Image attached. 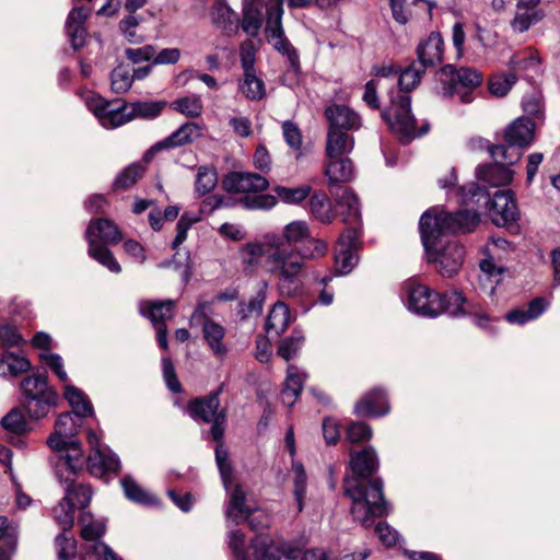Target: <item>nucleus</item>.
<instances>
[{
  "mask_svg": "<svg viewBox=\"0 0 560 560\" xmlns=\"http://www.w3.org/2000/svg\"><path fill=\"white\" fill-rule=\"evenodd\" d=\"M476 210H459L454 213L428 209L420 218L419 230L428 261L434 265L439 275L452 278L460 270L465 249L455 238L447 234L471 232L479 223Z\"/></svg>",
  "mask_w": 560,
  "mask_h": 560,
  "instance_id": "f257e3e1",
  "label": "nucleus"
},
{
  "mask_svg": "<svg viewBox=\"0 0 560 560\" xmlns=\"http://www.w3.org/2000/svg\"><path fill=\"white\" fill-rule=\"evenodd\" d=\"M349 468L351 475L345 477L343 491L345 495L352 501L351 514L354 521L363 526H370L375 517H382L388 513L382 479H371L378 468L375 448L369 446L351 453Z\"/></svg>",
  "mask_w": 560,
  "mask_h": 560,
  "instance_id": "f03ea898",
  "label": "nucleus"
},
{
  "mask_svg": "<svg viewBox=\"0 0 560 560\" xmlns=\"http://www.w3.org/2000/svg\"><path fill=\"white\" fill-rule=\"evenodd\" d=\"M424 70L419 63L413 62L401 71L398 77L399 89H392L388 92L389 104L382 112V117L390 130L405 142L424 135L429 128L428 125H423L420 130L417 129L416 118L411 113V97L408 94L420 83Z\"/></svg>",
  "mask_w": 560,
  "mask_h": 560,
  "instance_id": "7ed1b4c3",
  "label": "nucleus"
},
{
  "mask_svg": "<svg viewBox=\"0 0 560 560\" xmlns=\"http://www.w3.org/2000/svg\"><path fill=\"white\" fill-rule=\"evenodd\" d=\"M79 424L70 412L61 413L55 430L47 439V444L55 454L50 464L58 480L69 481L84 468V456L80 442L75 439Z\"/></svg>",
  "mask_w": 560,
  "mask_h": 560,
  "instance_id": "20e7f679",
  "label": "nucleus"
},
{
  "mask_svg": "<svg viewBox=\"0 0 560 560\" xmlns=\"http://www.w3.org/2000/svg\"><path fill=\"white\" fill-rule=\"evenodd\" d=\"M264 267L277 277V287L281 296H295L301 289L300 275L304 261L296 248L282 246V238H268Z\"/></svg>",
  "mask_w": 560,
  "mask_h": 560,
  "instance_id": "39448f33",
  "label": "nucleus"
},
{
  "mask_svg": "<svg viewBox=\"0 0 560 560\" xmlns=\"http://www.w3.org/2000/svg\"><path fill=\"white\" fill-rule=\"evenodd\" d=\"M463 203L483 200L485 206L489 207V213L492 222L498 226H505L514 223L518 219V209L512 190H498L490 198V194L486 187H481L476 183H470L458 189Z\"/></svg>",
  "mask_w": 560,
  "mask_h": 560,
  "instance_id": "423d86ee",
  "label": "nucleus"
},
{
  "mask_svg": "<svg viewBox=\"0 0 560 560\" xmlns=\"http://www.w3.org/2000/svg\"><path fill=\"white\" fill-rule=\"evenodd\" d=\"M89 244V256L107 268L110 272L119 273L121 267L106 245H115L121 241L119 229L107 219L92 220L85 231Z\"/></svg>",
  "mask_w": 560,
  "mask_h": 560,
  "instance_id": "0eeeda50",
  "label": "nucleus"
},
{
  "mask_svg": "<svg viewBox=\"0 0 560 560\" xmlns=\"http://www.w3.org/2000/svg\"><path fill=\"white\" fill-rule=\"evenodd\" d=\"M438 79L442 84V94L451 97L457 95L462 103H470L474 91L481 84L482 74L475 69L444 66L438 72Z\"/></svg>",
  "mask_w": 560,
  "mask_h": 560,
  "instance_id": "6e6552de",
  "label": "nucleus"
},
{
  "mask_svg": "<svg viewBox=\"0 0 560 560\" xmlns=\"http://www.w3.org/2000/svg\"><path fill=\"white\" fill-rule=\"evenodd\" d=\"M21 388L24 395V407L33 419L46 417L57 401V393L48 385L44 375L25 377Z\"/></svg>",
  "mask_w": 560,
  "mask_h": 560,
  "instance_id": "1a4fd4ad",
  "label": "nucleus"
},
{
  "mask_svg": "<svg viewBox=\"0 0 560 560\" xmlns=\"http://www.w3.org/2000/svg\"><path fill=\"white\" fill-rule=\"evenodd\" d=\"M282 15V0H273L267 8L266 36L273 48L288 58L289 72L298 75L301 70L299 54L284 36L281 24Z\"/></svg>",
  "mask_w": 560,
  "mask_h": 560,
  "instance_id": "9d476101",
  "label": "nucleus"
},
{
  "mask_svg": "<svg viewBox=\"0 0 560 560\" xmlns=\"http://www.w3.org/2000/svg\"><path fill=\"white\" fill-rule=\"evenodd\" d=\"M79 523L81 537L85 540L84 560H121L108 545L100 540L106 532L104 520H93L91 514L83 513Z\"/></svg>",
  "mask_w": 560,
  "mask_h": 560,
  "instance_id": "9b49d317",
  "label": "nucleus"
},
{
  "mask_svg": "<svg viewBox=\"0 0 560 560\" xmlns=\"http://www.w3.org/2000/svg\"><path fill=\"white\" fill-rule=\"evenodd\" d=\"M219 392L190 401L188 413L195 421L211 423V435L213 440L220 441L225 431L226 412L220 408Z\"/></svg>",
  "mask_w": 560,
  "mask_h": 560,
  "instance_id": "f8f14e48",
  "label": "nucleus"
},
{
  "mask_svg": "<svg viewBox=\"0 0 560 560\" xmlns=\"http://www.w3.org/2000/svg\"><path fill=\"white\" fill-rule=\"evenodd\" d=\"M273 191L276 196L269 194L247 196L241 200L242 207L247 210H270L278 203V199L288 205H298L311 195L312 188L310 185L276 186Z\"/></svg>",
  "mask_w": 560,
  "mask_h": 560,
  "instance_id": "ddd939ff",
  "label": "nucleus"
},
{
  "mask_svg": "<svg viewBox=\"0 0 560 560\" xmlns=\"http://www.w3.org/2000/svg\"><path fill=\"white\" fill-rule=\"evenodd\" d=\"M407 307L415 314L436 317L445 312L442 294L422 284L409 283L406 287Z\"/></svg>",
  "mask_w": 560,
  "mask_h": 560,
  "instance_id": "4468645a",
  "label": "nucleus"
},
{
  "mask_svg": "<svg viewBox=\"0 0 560 560\" xmlns=\"http://www.w3.org/2000/svg\"><path fill=\"white\" fill-rule=\"evenodd\" d=\"M360 236L358 226L347 228L339 236L335 250V269L338 275L346 276L357 266L359 258L355 252L361 244Z\"/></svg>",
  "mask_w": 560,
  "mask_h": 560,
  "instance_id": "2eb2a0df",
  "label": "nucleus"
},
{
  "mask_svg": "<svg viewBox=\"0 0 560 560\" xmlns=\"http://www.w3.org/2000/svg\"><path fill=\"white\" fill-rule=\"evenodd\" d=\"M86 106L106 129L120 127L131 120L128 104L113 107L103 97L92 95L86 98Z\"/></svg>",
  "mask_w": 560,
  "mask_h": 560,
  "instance_id": "dca6fc26",
  "label": "nucleus"
},
{
  "mask_svg": "<svg viewBox=\"0 0 560 560\" xmlns=\"http://www.w3.org/2000/svg\"><path fill=\"white\" fill-rule=\"evenodd\" d=\"M253 557L250 560H295L301 556V550L287 542L276 544L271 538L257 535L250 542Z\"/></svg>",
  "mask_w": 560,
  "mask_h": 560,
  "instance_id": "f3484780",
  "label": "nucleus"
},
{
  "mask_svg": "<svg viewBox=\"0 0 560 560\" xmlns=\"http://www.w3.org/2000/svg\"><path fill=\"white\" fill-rule=\"evenodd\" d=\"M223 187L229 192L246 194L244 196H257L269 187V182L262 175L250 172H233L223 179ZM240 199V203L242 205Z\"/></svg>",
  "mask_w": 560,
  "mask_h": 560,
  "instance_id": "a211bd4d",
  "label": "nucleus"
},
{
  "mask_svg": "<svg viewBox=\"0 0 560 560\" xmlns=\"http://www.w3.org/2000/svg\"><path fill=\"white\" fill-rule=\"evenodd\" d=\"M89 472L96 478L108 479L120 470V460L110 448H96L84 458Z\"/></svg>",
  "mask_w": 560,
  "mask_h": 560,
  "instance_id": "6ab92c4d",
  "label": "nucleus"
},
{
  "mask_svg": "<svg viewBox=\"0 0 560 560\" xmlns=\"http://www.w3.org/2000/svg\"><path fill=\"white\" fill-rule=\"evenodd\" d=\"M503 137L509 155L515 156L516 152H510L512 148L523 149L534 141L535 124L529 118L518 117L505 128Z\"/></svg>",
  "mask_w": 560,
  "mask_h": 560,
  "instance_id": "aec40b11",
  "label": "nucleus"
},
{
  "mask_svg": "<svg viewBox=\"0 0 560 560\" xmlns=\"http://www.w3.org/2000/svg\"><path fill=\"white\" fill-rule=\"evenodd\" d=\"M328 129L353 132L361 128L360 115L347 105L331 104L325 108Z\"/></svg>",
  "mask_w": 560,
  "mask_h": 560,
  "instance_id": "412c9836",
  "label": "nucleus"
},
{
  "mask_svg": "<svg viewBox=\"0 0 560 560\" xmlns=\"http://www.w3.org/2000/svg\"><path fill=\"white\" fill-rule=\"evenodd\" d=\"M540 2L541 0H516L515 15L511 21V27L515 33L528 31L532 25L545 18Z\"/></svg>",
  "mask_w": 560,
  "mask_h": 560,
  "instance_id": "4be33fe9",
  "label": "nucleus"
},
{
  "mask_svg": "<svg viewBox=\"0 0 560 560\" xmlns=\"http://www.w3.org/2000/svg\"><path fill=\"white\" fill-rule=\"evenodd\" d=\"M200 136V127L196 122H186L167 138L154 144L144 155V161L151 160L152 155L162 149L175 148L192 142Z\"/></svg>",
  "mask_w": 560,
  "mask_h": 560,
  "instance_id": "5701e85b",
  "label": "nucleus"
},
{
  "mask_svg": "<svg viewBox=\"0 0 560 560\" xmlns=\"http://www.w3.org/2000/svg\"><path fill=\"white\" fill-rule=\"evenodd\" d=\"M337 206L341 209V215L348 228L358 226L361 232V211L358 197L348 187H339L334 192Z\"/></svg>",
  "mask_w": 560,
  "mask_h": 560,
  "instance_id": "b1692460",
  "label": "nucleus"
},
{
  "mask_svg": "<svg viewBox=\"0 0 560 560\" xmlns=\"http://www.w3.org/2000/svg\"><path fill=\"white\" fill-rule=\"evenodd\" d=\"M359 417H382L389 412L386 393L382 388H374L366 393L354 406Z\"/></svg>",
  "mask_w": 560,
  "mask_h": 560,
  "instance_id": "393cba45",
  "label": "nucleus"
},
{
  "mask_svg": "<svg viewBox=\"0 0 560 560\" xmlns=\"http://www.w3.org/2000/svg\"><path fill=\"white\" fill-rule=\"evenodd\" d=\"M418 63L424 69L441 63L444 55V42L440 33L432 32L417 48Z\"/></svg>",
  "mask_w": 560,
  "mask_h": 560,
  "instance_id": "a878e982",
  "label": "nucleus"
},
{
  "mask_svg": "<svg viewBox=\"0 0 560 560\" xmlns=\"http://www.w3.org/2000/svg\"><path fill=\"white\" fill-rule=\"evenodd\" d=\"M90 9L85 7L73 8L66 21V32L74 49L84 46L86 39L85 21L90 16Z\"/></svg>",
  "mask_w": 560,
  "mask_h": 560,
  "instance_id": "bb28decb",
  "label": "nucleus"
},
{
  "mask_svg": "<svg viewBox=\"0 0 560 560\" xmlns=\"http://www.w3.org/2000/svg\"><path fill=\"white\" fill-rule=\"evenodd\" d=\"M229 503L225 509L226 521L238 525L242 523V517L250 512L252 506L248 504L246 492L241 485H234L232 481L229 483Z\"/></svg>",
  "mask_w": 560,
  "mask_h": 560,
  "instance_id": "cd10ccee",
  "label": "nucleus"
},
{
  "mask_svg": "<svg viewBox=\"0 0 560 560\" xmlns=\"http://www.w3.org/2000/svg\"><path fill=\"white\" fill-rule=\"evenodd\" d=\"M495 163L479 166L477 168V178L492 187L509 185L514 176V172L504 164L501 159H494Z\"/></svg>",
  "mask_w": 560,
  "mask_h": 560,
  "instance_id": "c85d7f7f",
  "label": "nucleus"
},
{
  "mask_svg": "<svg viewBox=\"0 0 560 560\" xmlns=\"http://www.w3.org/2000/svg\"><path fill=\"white\" fill-rule=\"evenodd\" d=\"M547 307L548 302L544 298H535L526 306L508 312L505 319L512 325L523 326L540 317Z\"/></svg>",
  "mask_w": 560,
  "mask_h": 560,
  "instance_id": "c756f323",
  "label": "nucleus"
},
{
  "mask_svg": "<svg viewBox=\"0 0 560 560\" xmlns=\"http://www.w3.org/2000/svg\"><path fill=\"white\" fill-rule=\"evenodd\" d=\"M264 0H244L242 30L249 36H256L262 25Z\"/></svg>",
  "mask_w": 560,
  "mask_h": 560,
  "instance_id": "7c9ffc66",
  "label": "nucleus"
},
{
  "mask_svg": "<svg viewBox=\"0 0 560 560\" xmlns=\"http://www.w3.org/2000/svg\"><path fill=\"white\" fill-rule=\"evenodd\" d=\"M307 375L295 365H289L281 398L284 405L292 407L300 396Z\"/></svg>",
  "mask_w": 560,
  "mask_h": 560,
  "instance_id": "2f4dec72",
  "label": "nucleus"
},
{
  "mask_svg": "<svg viewBox=\"0 0 560 560\" xmlns=\"http://www.w3.org/2000/svg\"><path fill=\"white\" fill-rule=\"evenodd\" d=\"M354 138L350 132L328 129L326 140V154L329 159L343 156L352 151Z\"/></svg>",
  "mask_w": 560,
  "mask_h": 560,
  "instance_id": "473e14b6",
  "label": "nucleus"
},
{
  "mask_svg": "<svg viewBox=\"0 0 560 560\" xmlns=\"http://www.w3.org/2000/svg\"><path fill=\"white\" fill-rule=\"evenodd\" d=\"M310 229L304 221H293L283 228L281 235H270L268 238H282V246L293 248L296 244H304L310 238Z\"/></svg>",
  "mask_w": 560,
  "mask_h": 560,
  "instance_id": "72a5a7b5",
  "label": "nucleus"
},
{
  "mask_svg": "<svg viewBox=\"0 0 560 560\" xmlns=\"http://www.w3.org/2000/svg\"><path fill=\"white\" fill-rule=\"evenodd\" d=\"M202 331L205 340L213 354L220 359L224 358L228 353V348L223 343L225 328L213 320H207L202 325Z\"/></svg>",
  "mask_w": 560,
  "mask_h": 560,
  "instance_id": "f704fd0d",
  "label": "nucleus"
},
{
  "mask_svg": "<svg viewBox=\"0 0 560 560\" xmlns=\"http://www.w3.org/2000/svg\"><path fill=\"white\" fill-rule=\"evenodd\" d=\"M329 160L325 168V175L328 178L329 185L347 183L352 179L354 171L352 161L349 158L340 156Z\"/></svg>",
  "mask_w": 560,
  "mask_h": 560,
  "instance_id": "c9c22d12",
  "label": "nucleus"
},
{
  "mask_svg": "<svg viewBox=\"0 0 560 560\" xmlns=\"http://www.w3.org/2000/svg\"><path fill=\"white\" fill-rule=\"evenodd\" d=\"M291 323V314L288 305L283 302H277L270 310L266 320V331L280 336Z\"/></svg>",
  "mask_w": 560,
  "mask_h": 560,
  "instance_id": "e433bc0d",
  "label": "nucleus"
},
{
  "mask_svg": "<svg viewBox=\"0 0 560 560\" xmlns=\"http://www.w3.org/2000/svg\"><path fill=\"white\" fill-rule=\"evenodd\" d=\"M174 302L166 300L164 302H143L140 304V312L148 317L152 325L166 324V319L173 316Z\"/></svg>",
  "mask_w": 560,
  "mask_h": 560,
  "instance_id": "4c0bfd02",
  "label": "nucleus"
},
{
  "mask_svg": "<svg viewBox=\"0 0 560 560\" xmlns=\"http://www.w3.org/2000/svg\"><path fill=\"white\" fill-rule=\"evenodd\" d=\"M479 268V282L483 290L487 291L489 295H492L495 287L501 281V276L504 270L502 267L497 266L491 257L480 260Z\"/></svg>",
  "mask_w": 560,
  "mask_h": 560,
  "instance_id": "58836bf2",
  "label": "nucleus"
},
{
  "mask_svg": "<svg viewBox=\"0 0 560 560\" xmlns=\"http://www.w3.org/2000/svg\"><path fill=\"white\" fill-rule=\"evenodd\" d=\"M75 503L71 499V491L66 490L62 500L54 508L52 514L59 527L70 530L74 524Z\"/></svg>",
  "mask_w": 560,
  "mask_h": 560,
  "instance_id": "ea45409f",
  "label": "nucleus"
},
{
  "mask_svg": "<svg viewBox=\"0 0 560 560\" xmlns=\"http://www.w3.org/2000/svg\"><path fill=\"white\" fill-rule=\"evenodd\" d=\"M65 398L77 417L83 418L93 415V406L88 396L72 385L65 386Z\"/></svg>",
  "mask_w": 560,
  "mask_h": 560,
  "instance_id": "a19ab883",
  "label": "nucleus"
},
{
  "mask_svg": "<svg viewBox=\"0 0 560 560\" xmlns=\"http://www.w3.org/2000/svg\"><path fill=\"white\" fill-rule=\"evenodd\" d=\"M468 145L474 151L488 150L493 159H501L502 161L506 162L508 165L515 164L521 158L520 153H516L515 156H510L509 150L504 144L490 145L488 140L480 137L471 138L468 142Z\"/></svg>",
  "mask_w": 560,
  "mask_h": 560,
  "instance_id": "79ce46f5",
  "label": "nucleus"
},
{
  "mask_svg": "<svg viewBox=\"0 0 560 560\" xmlns=\"http://www.w3.org/2000/svg\"><path fill=\"white\" fill-rule=\"evenodd\" d=\"M213 21L224 31H234L238 27V14L231 9L225 0H218L213 7Z\"/></svg>",
  "mask_w": 560,
  "mask_h": 560,
  "instance_id": "37998d69",
  "label": "nucleus"
},
{
  "mask_svg": "<svg viewBox=\"0 0 560 560\" xmlns=\"http://www.w3.org/2000/svg\"><path fill=\"white\" fill-rule=\"evenodd\" d=\"M120 483L128 500L143 505H151L155 503V498L138 485L132 477L125 476L120 480Z\"/></svg>",
  "mask_w": 560,
  "mask_h": 560,
  "instance_id": "c03bdc74",
  "label": "nucleus"
},
{
  "mask_svg": "<svg viewBox=\"0 0 560 560\" xmlns=\"http://www.w3.org/2000/svg\"><path fill=\"white\" fill-rule=\"evenodd\" d=\"M0 540L3 541V547L0 548V560H9L16 548L18 529L4 516H0Z\"/></svg>",
  "mask_w": 560,
  "mask_h": 560,
  "instance_id": "a18cd8bd",
  "label": "nucleus"
},
{
  "mask_svg": "<svg viewBox=\"0 0 560 560\" xmlns=\"http://www.w3.org/2000/svg\"><path fill=\"white\" fill-rule=\"evenodd\" d=\"M310 211L324 223H329L334 219L331 202L323 191H316L311 196Z\"/></svg>",
  "mask_w": 560,
  "mask_h": 560,
  "instance_id": "49530a36",
  "label": "nucleus"
},
{
  "mask_svg": "<svg viewBox=\"0 0 560 560\" xmlns=\"http://www.w3.org/2000/svg\"><path fill=\"white\" fill-rule=\"evenodd\" d=\"M218 184V174L215 168L210 166H199L195 180V192L202 197L211 192Z\"/></svg>",
  "mask_w": 560,
  "mask_h": 560,
  "instance_id": "de8ad7c7",
  "label": "nucleus"
},
{
  "mask_svg": "<svg viewBox=\"0 0 560 560\" xmlns=\"http://www.w3.org/2000/svg\"><path fill=\"white\" fill-rule=\"evenodd\" d=\"M240 91L250 101H259L265 94V83L256 73H244L243 80L240 82Z\"/></svg>",
  "mask_w": 560,
  "mask_h": 560,
  "instance_id": "09e8293b",
  "label": "nucleus"
},
{
  "mask_svg": "<svg viewBox=\"0 0 560 560\" xmlns=\"http://www.w3.org/2000/svg\"><path fill=\"white\" fill-rule=\"evenodd\" d=\"M80 472L81 471H78L72 477V479H70L69 481H67V480H58V481L60 483H65V486H66L65 491L66 490L71 491V499H73V502L75 503V508L85 509L92 499V490H91L90 486H86L83 483H79V485L74 483V480Z\"/></svg>",
  "mask_w": 560,
  "mask_h": 560,
  "instance_id": "8fccbe9b",
  "label": "nucleus"
},
{
  "mask_svg": "<svg viewBox=\"0 0 560 560\" xmlns=\"http://www.w3.org/2000/svg\"><path fill=\"white\" fill-rule=\"evenodd\" d=\"M291 471L293 475V494L298 504V511L301 512L303 510V500L306 494L307 476L304 466L296 460H292Z\"/></svg>",
  "mask_w": 560,
  "mask_h": 560,
  "instance_id": "3c124183",
  "label": "nucleus"
},
{
  "mask_svg": "<svg viewBox=\"0 0 560 560\" xmlns=\"http://www.w3.org/2000/svg\"><path fill=\"white\" fill-rule=\"evenodd\" d=\"M172 107L187 117L197 118L202 113L203 103L199 95L192 94L175 100Z\"/></svg>",
  "mask_w": 560,
  "mask_h": 560,
  "instance_id": "603ef678",
  "label": "nucleus"
},
{
  "mask_svg": "<svg viewBox=\"0 0 560 560\" xmlns=\"http://www.w3.org/2000/svg\"><path fill=\"white\" fill-rule=\"evenodd\" d=\"M3 366L7 368V371L11 375L16 376L27 372L31 369V363L25 357L21 354L5 352L0 359V372L5 374V371L2 369Z\"/></svg>",
  "mask_w": 560,
  "mask_h": 560,
  "instance_id": "864d4df0",
  "label": "nucleus"
},
{
  "mask_svg": "<svg viewBox=\"0 0 560 560\" xmlns=\"http://www.w3.org/2000/svg\"><path fill=\"white\" fill-rule=\"evenodd\" d=\"M282 135L285 143L295 152L296 159L301 158L304 154L303 136L298 125L285 120L282 124Z\"/></svg>",
  "mask_w": 560,
  "mask_h": 560,
  "instance_id": "5fc2aeb1",
  "label": "nucleus"
},
{
  "mask_svg": "<svg viewBox=\"0 0 560 560\" xmlns=\"http://www.w3.org/2000/svg\"><path fill=\"white\" fill-rule=\"evenodd\" d=\"M266 293L264 290L257 292V294L250 298L247 302L242 301L238 303L237 316L242 319H248L250 317H258L264 308V302Z\"/></svg>",
  "mask_w": 560,
  "mask_h": 560,
  "instance_id": "6e6d98bb",
  "label": "nucleus"
},
{
  "mask_svg": "<svg viewBox=\"0 0 560 560\" xmlns=\"http://www.w3.org/2000/svg\"><path fill=\"white\" fill-rule=\"evenodd\" d=\"M142 21L140 15L128 14L119 22V31L130 44H140L144 40V37L137 32Z\"/></svg>",
  "mask_w": 560,
  "mask_h": 560,
  "instance_id": "4d7b16f0",
  "label": "nucleus"
},
{
  "mask_svg": "<svg viewBox=\"0 0 560 560\" xmlns=\"http://www.w3.org/2000/svg\"><path fill=\"white\" fill-rule=\"evenodd\" d=\"M144 166L142 163H132L127 166L115 179V189H128L143 175Z\"/></svg>",
  "mask_w": 560,
  "mask_h": 560,
  "instance_id": "13d9d810",
  "label": "nucleus"
},
{
  "mask_svg": "<svg viewBox=\"0 0 560 560\" xmlns=\"http://www.w3.org/2000/svg\"><path fill=\"white\" fill-rule=\"evenodd\" d=\"M516 75L514 73H498L489 80V91L492 95L502 97L505 96L512 86L516 83Z\"/></svg>",
  "mask_w": 560,
  "mask_h": 560,
  "instance_id": "bf43d9fd",
  "label": "nucleus"
},
{
  "mask_svg": "<svg viewBox=\"0 0 560 560\" xmlns=\"http://www.w3.org/2000/svg\"><path fill=\"white\" fill-rule=\"evenodd\" d=\"M304 336L302 331L294 330L290 337L281 341L278 349V354L285 361H289L296 355L299 350L302 348Z\"/></svg>",
  "mask_w": 560,
  "mask_h": 560,
  "instance_id": "052dcab7",
  "label": "nucleus"
},
{
  "mask_svg": "<svg viewBox=\"0 0 560 560\" xmlns=\"http://www.w3.org/2000/svg\"><path fill=\"white\" fill-rule=\"evenodd\" d=\"M130 119L142 117V118H154L159 116L163 109V104L156 102H136L128 104Z\"/></svg>",
  "mask_w": 560,
  "mask_h": 560,
  "instance_id": "680f3d73",
  "label": "nucleus"
},
{
  "mask_svg": "<svg viewBox=\"0 0 560 560\" xmlns=\"http://www.w3.org/2000/svg\"><path fill=\"white\" fill-rule=\"evenodd\" d=\"M228 544L234 560H250L245 548V535L240 529H232L229 532Z\"/></svg>",
  "mask_w": 560,
  "mask_h": 560,
  "instance_id": "e2e57ef3",
  "label": "nucleus"
},
{
  "mask_svg": "<svg viewBox=\"0 0 560 560\" xmlns=\"http://www.w3.org/2000/svg\"><path fill=\"white\" fill-rule=\"evenodd\" d=\"M328 245L325 241L319 238L310 237L298 252L302 257V261L305 259H315L326 255Z\"/></svg>",
  "mask_w": 560,
  "mask_h": 560,
  "instance_id": "0e129e2a",
  "label": "nucleus"
},
{
  "mask_svg": "<svg viewBox=\"0 0 560 560\" xmlns=\"http://www.w3.org/2000/svg\"><path fill=\"white\" fill-rule=\"evenodd\" d=\"M112 90L115 93H125L132 85V75L129 70L124 67H117L112 71Z\"/></svg>",
  "mask_w": 560,
  "mask_h": 560,
  "instance_id": "69168bd1",
  "label": "nucleus"
},
{
  "mask_svg": "<svg viewBox=\"0 0 560 560\" xmlns=\"http://www.w3.org/2000/svg\"><path fill=\"white\" fill-rule=\"evenodd\" d=\"M268 246L259 243H248L242 249V259L244 264L249 267H254L259 262V259L264 257L266 259Z\"/></svg>",
  "mask_w": 560,
  "mask_h": 560,
  "instance_id": "338daca9",
  "label": "nucleus"
},
{
  "mask_svg": "<svg viewBox=\"0 0 560 560\" xmlns=\"http://www.w3.org/2000/svg\"><path fill=\"white\" fill-rule=\"evenodd\" d=\"M56 548L59 560H72L77 553V542L74 538L60 534L56 537Z\"/></svg>",
  "mask_w": 560,
  "mask_h": 560,
  "instance_id": "774afa93",
  "label": "nucleus"
}]
</instances>
